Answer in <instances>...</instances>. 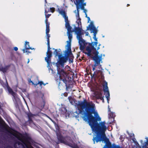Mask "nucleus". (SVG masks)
Masks as SVG:
<instances>
[{"mask_svg": "<svg viewBox=\"0 0 148 148\" xmlns=\"http://www.w3.org/2000/svg\"><path fill=\"white\" fill-rule=\"evenodd\" d=\"M89 29L91 31V33L93 32L94 33L93 38L94 39L95 42H97V40L96 37V35L97 33V30L95 27L94 26L93 23L92 22L90 23V25L87 27L86 31Z\"/></svg>", "mask_w": 148, "mask_h": 148, "instance_id": "6", "label": "nucleus"}, {"mask_svg": "<svg viewBox=\"0 0 148 148\" xmlns=\"http://www.w3.org/2000/svg\"><path fill=\"white\" fill-rule=\"evenodd\" d=\"M84 12L85 13V14H86V12H87V10L86 9H84Z\"/></svg>", "mask_w": 148, "mask_h": 148, "instance_id": "41", "label": "nucleus"}, {"mask_svg": "<svg viewBox=\"0 0 148 148\" xmlns=\"http://www.w3.org/2000/svg\"><path fill=\"white\" fill-rule=\"evenodd\" d=\"M75 4L76 6V8L77 10H79V9L81 8L82 10H84L85 9L84 6H82V5L80 4H79L78 3H75Z\"/></svg>", "mask_w": 148, "mask_h": 148, "instance_id": "17", "label": "nucleus"}, {"mask_svg": "<svg viewBox=\"0 0 148 148\" xmlns=\"http://www.w3.org/2000/svg\"><path fill=\"white\" fill-rule=\"evenodd\" d=\"M82 58L83 59V58H84V56H83L82 57Z\"/></svg>", "mask_w": 148, "mask_h": 148, "instance_id": "49", "label": "nucleus"}, {"mask_svg": "<svg viewBox=\"0 0 148 148\" xmlns=\"http://www.w3.org/2000/svg\"><path fill=\"white\" fill-rule=\"evenodd\" d=\"M27 116L28 117L32 118L33 116V114L31 113H29L28 114Z\"/></svg>", "mask_w": 148, "mask_h": 148, "instance_id": "32", "label": "nucleus"}, {"mask_svg": "<svg viewBox=\"0 0 148 148\" xmlns=\"http://www.w3.org/2000/svg\"><path fill=\"white\" fill-rule=\"evenodd\" d=\"M103 96V93L101 91L97 92L95 95V97L97 99H100L101 97H102Z\"/></svg>", "mask_w": 148, "mask_h": 148, "instance_id": "14", "label": "nucleus"}, {"mask_svg": "<svg viewBox=\"0 0 148 148\" xmlns=\"http://www.w3.org/2000/svg\"><path fill=\"white\" fill-rule=\"evenodd\" d=\"M98 44V42H92L91 43H88V45L86 46L85 50L86 52L82 51L83 53L90 57L91 58L95 61L96 62L97 64L102 60V56H98L99 52L97 51L99 49V47H97L96 48L94 46H96Z\"/></svg>", "mask_w": 148, "mask_h": 148, "instance_id": "3", "label": "nucleus"}, {"mask_svg": "<svg viewBox=\"0 0 148 148\" xmlns=\"http://www.w3.org/2000/svg\"><path fill=\"white\" fill-rule=\"evenodd\" d=\"M40 84V86H41L42 84H44L43 82L42 81L39 82L38 83H36L35 84V86H37L38 84Z\"/></svg>", "mask_w": 148, "mask_h": 148, "instance_id": "28", "label": "nucleus"}, {"mask_svg": "<svg viewBox=\"0 0 148 148\" xmlns=\"http://www.w3.org/2000/svg\"><path fill=\"white\" fill-rule=\"evenodd\" d=\"M140 142H141V143H142L143 142V141L142 140H141V141H140Z\"/></svg>", "mask_w": 148, "mask_h": 148, "instance_id": "47", "label": "nucleus"}, {"mask_svg": "<svg viewBox=\"0 0 148 148\" xmlns=\"http://www.w3.org/2000/svg\"><path fill=\"white\" fill-rule=\"evenodd\" d=\"M103 97H104V96L103 97H101V98L100 99L102 101L103 103L104 102V99H103Z\"/></svg>", "mask_w": 148, "mask_h": 148, "instance_id": "36", "label": "nucleus"}, {"mask_svg": "<svg viewBox=\"0 0 148 148\" xmlns=\"http://www.w3.org/2000/svg\"><path fill=\"white\" fill-rule=\"evenodd\" d=\"M29 42H25V49H23L24 53H31V52L29 51V49H32V48L29 46Z\"/></svg>", "mask_w": 148, "mask_h": 148, "instance_id": "11", "label": "nucleus"}, {"mask_svg": "<svg viewBox=\"0 0 148 148\" xmlns=\"http://www.w3.org/2000/svg\"><path fill=\"white\" fill-rule=\"evenodd\" d=\"M66 28L67 30V32H72L74 31L73 30H72V28L71 26L68 27Z\"/></svg>", "mask_w": 148, "mask_h": 148, "instance_id": "23", "label": "nucleus"}, {"mask_svg": "<svg viewBox=\"0 0 148 148\" xmlns=\"http://www.w3.org/2000/svg\"><path fill=\"white\" fill-rule=\"evenodd\" d=\"M84 0H76V3L84 6L86 5V3H84Z\"/></svg>", "mask_w": 148, "mask_h": 148, "instance_id": "18", "label": "nucleus"}, {"mask_svg": "<svg viewBox=\"0 0 148 148\" xmlns=\"http://www.w3.org/2000/svg\"><path fill=\"white\" fill-rule=\"evenodd\" d=\"M14 49L15 51H16L18 50V48L17 47H14Z\"/></svg>", "mask_w": 148, "mask_h": 148, "instance_id": "38", "label": "nucleus"}, {"mask_svg": "<svg viewBox=\"0 0 148 148\" xmlns=\"http://www.w3.org/2000/svg\"><path fill=\"white\" fill-rule=\"evenodd\" d=\"M45 23L46 24V27H49V23L48 22L47 19H46L45 20Z\"/></svg>", "mask_w": 148, "mask_h": 148, "instance_id": "27", "label": "nucleus"}, {"mask_svg": "<svg viewBox=\"0 0 148 148\" xmlns=\"http://www.w3.org/2000/svg\"><path fill=\"white\" fill-rule=\"evenodd\" d=\"M37 93L38 97L42 99L44 95V94L40 92H37Z\"/></svg>", "mask_w": 148, "mask_h": 148, "instance_id": "22", "label": "nucleus"}, {"mask_svg": "<svg viewBox=\"0 0 148 148\" xmlns=\"http://www.w3.org/2000/svg\"><path fill=\"white\" fill-rule=\"evenodd\" d=\"M87 18H88V23L90 21V18L89 17H88Z\"/></svg>", "mask_w": 148, "mask_h": 148, "instance_id": "39", "label": "nucleus"}, {"mask_svg": "<svg viewBox=\"0 0 148 148\" xmlns=\"http://www.w3.org/2000/svg\"><path fill=\"white\" fill-rule=\"evenodd\" d=\"M28 121L30 123H31L33 122L32 118L28 117Z\"/></svg>", "mask_w": 148, "mask_h": 148, "instance_id": "34", "label": "nucleus"}, {"mask_svg": "<svg viewBox=\"0 0 148 148\" xmlns=\"http://www.w3.org/2000/svg\"><path fill=\"white\" fill-rule=\"evenodd\" d=\"M91 76L92 78L95 75H97L96 76L98 77L99 78L101 79V80H103L104 79V77L103 75L102 72L101 70H98L97 74L95 73V72H94V74L92 75V74L91 73Z\"/></svg>", "mask_w": 148, "mask_h": 148, "instance_id": "10", "label": "nucleus"}, {"mask_svg": "<svg viewBox=\"0 0 148 148\" xmlns=\"http://www.w3.org/2000/svg\"><path fill=\"white\" fill-rule=\"evenodd\" d=\"M56 135L58 139V141L56 143L57 144L61 143L66 145H70V144H69V142L65 140L64 137L63 136L60 134L57 133Z\"/></svg>", "mask_w": 148, "mask_h": 148, "instance_id": "8", "label": "nucleus"}, {"mask_svg": "<svg viewBox=\"0 0 148 148\" xmlns=\"http://www.w3.org/2000/svg\"><path fill=\"white\" fill-rule=\"evenodd\" d=\"M130 5L129 4H127V7H128V6H129Z\"/></svg>", "mask_w": 148, "mask_h": 148, "instance_id": "45", "label": "nucleus"}, {"mask_svg": "<svg viewBox=\"0 0 148 148\" xmlns=\"http://www.w3.org/2000/svg\"><path fill=\"white\" fill-rule=\"evenodd\" d=\"M85 15H86V17L87 18V17H88L87 16V13H86V14H85Z\"/></svg>", "mask_w": 148, "mask_h": 148, "instance_id": "44", "label": "nucleus"}, {"mask_svg": "<svg viewBox=\"0 0 148 148\" xmlns=\"http://www.w3.org/2000/svg\"><path fill=\"white\" fill-rule=\"evenodd\" d=\"M147 139L146 142H145V145L146 146V145L148 146V138H146Z\"/></svg>", "mask_w": 148, "mask_h": 148, "instance_id": "35", "label": "nucleus"}, {"mask_svg": "<svg viewBox=\"0 0 148 148\" xmlns=\"http://www.w3.org/2000/svg\"><path fill=\"white\" fill-rule=\"evenodd\" d=\"M77 13L76 14V17H77V18H78V19L79 20H81V19L79 18V10H77ZM79 21L80 23V24H81V22L80 21Z\"/></svg>", "mask_w": 148, "mask_h": 148, "instance_id": "26", "label": "nucleus"}, {"mask_svg": "<svg viewBox=\"0 0 148 148\" xmlns=\"http://www.w3.org/2000/svg\"><path fill=\"white\" fill-rule=\"evenodd\" d=\"M85 33L86 34V36H88L89 35L88 32H85Z\"/></svg>", "mask_w": 148, "mask_h": 148, "instance_id": "40", "label": "nucleus"}, {"mask_svg": "<svg viewBox=\"0 0 148 148\" xmlns=\"http://www.w3.org/2000/svg\"><path fill=\"white\" fill-rule=\"evenodd\" d=\"M70 53H71V49L70 50L67 48L65 51L64 56H62L60 53L59 54V55L58 56V60L56 63V65L57 67V73L59 75V77H58V79L56 77V80L57 84L59 86L61 80L63 82L66 86L67 85V82L66 78L67 77V74L63 69H60L59 67L60 65L64 67V63H66L68 60Z\"/></svg>", "mask_w": 148, "mask_h": 148, "instance_id": "2", "label": "nucleus"}, {"mask_svg": "<svg viewBox=\"0 0 148 148\" xmlns=\"http://www.w3.org/2000/svg\"><path fill=\"white\" fill-rule=\"evenodd\" d=\"M10 66V65L5 66V67H1L0 69V71L5 73H6Z\"/></svg>", "mask_w": 148, "mask_h": 148, "instance_id": "15", "label": "nucleus"}, {"mask_svg": "<svg viewBox=\"0 0 148 148\" xmlns=\"http://www.w3.org/2000/svg\"><path fill=\"white\" fill-rule=\"evenodd\" d=\"M45 1L46 2V0H45Z\"/></svg>", "mask_w": 148, "mask_h": 148, "instance_id": "55", "label": "nucleus"}, {"mask_svg": "<svg viewBox=\"0 0 148 148\" xmlns=\"http://www.w3.org/2000/svg\"><path fill=\"white\" fill-rule=\"evenodd\" d=\"M73 55L72 53H70V54H69V57L68 58V59L69 61V62L70 63H71L73 62Z\"/></svg>", "mask_w": 148, "mask_h": 148, "instance_id": "19", "label": "nucleus"}, {"mask_svg": "<svg viewBox=\"0 0 148 148\" xmlns=\"http://www.w3.org/2000/svg\"><path fill=\"white\" fill-rule=\"evenodd\" d=\"M50 12H52V13H53L54 12V11H55V8H53V7H52V8H50Z\"/></svg>", "mask_w": 148, "mask_h": 148, "instance_id": "30", "label": "nucleus"}, {"mask_svg": "<svg viewBox=\"0 0 148 148\" xmlns=\"http://www.w3.org/2000/svg\"><path fill=\"white\" fill-rule=\"evenodd\" d=\"M49 33H46L47 41V51L46 53L47 57L45 58V60L47 62V67H50L51 65V58L52 57V52L50 50L51 48L50 46L49 37H50V34Z\"/></svg>", "mask_w": 148, "mask_h": 148, "instance_id": "5", "label": "nucleus"}, {"mask_svg": "<svg viewBox=\"0 0 148 148\" xmlns=\"http://www.w3.org/2000/svg\"><path fill=\"white\" fill-rule=\"evenodd\" d=\"M34 49V48H32V49Z\"/></svg>", "mask_w": 148, "mask_h": 148, "instance_id": "51", "label": "nucleus"}, {"mask_svg": "<svg viewBox=\"0 0 148 148\" xmlns=\"http://www.w3.org/2000/svg\"><path fill=\"white\" fill-rule=\"evenodd\" d=\"M78 27H75L74 29L75 33L77 34V38L79 40V43L80 46L79 49L81 51H84L86 45H88V42H86L82 37V34L81 33V29L79 27V22H77Z\"/></svg>", "mask_w": 148, "mask_h": 148, "instance_id": "4", "label": "nucleus"}, {"mask_svg": "<svg viewBox=\"0 0 148 148\" xmlns=\"http://www.w3.org/2000/svg\"><path fill=\"white\" fill-rule=\"evenodd\" d=\"M46 84L44 83V84H43L44 86H45Z\"/></svg>", "mask_w": 148, "mask_h": 148, "instance_id": "50", "label": "nucleus"}, {"mask_svg": "<svg viewBox=\"0 0 148 148\" xmlns=\"http://www.w3.org/2000/svg\"><path fill=\"white\" fill-rule=\"evenodd\" d=\"M30 82H31L32 83V84L33 85H35V84H36V83L35 84H34V82H33V81H32L30 80Z\"/></svg>", "mask_w": 148, "mask_h": 148, "instance_id": "43", "label": "nucleus"}, {"mask_svg": "<svg viewBox=\"0 0 148 148\" xmlns=\"http://www.w3.org/2000/svg\"><path fill=\"white\" fill-rule=\"evenodd\" d=\"M113 113H112V116H113Z\"/></svg>", "mask_w": 148, "mask_h": 148, "instance_id": "53", "label": "nucleus"}, {"mask_svg": "<svg viewBox=\"0 0 148 148\" xmlns=\"http://www.w3.org/2000/svg\"><path fill=\"white\" fill-rule=\"evenodd\" d=\"M133 140L134 141V140L133 139Z\"/></svg>", "mask_w": 148, "mask_h": 148, "instance_id": "54", "label": "nucleus"}, {"mask_svg": "<svg viewBox=\"0 0 148 148\" xmlns=\"http://www.w3.org/2000/svg\"><path fill=\"white\" fill-rule=\"evenodd\" d=\"M65 22V26L66 28L70 26L68 18L64 19Z\"/></svg>", "mask_w": 148, "mask_h": 148, "instance_id": "20", "label": "nucleus"}, {"mask_svg": "<svg viewBox=\"0 0 148 148\" xmlns=\"http://www.w3.org/2000/svg\"><path fill=\"white\" fill-rule=\"evenodd\" d=\"M77 106L79 113L75 111V113L77 114L74 115V116L78 118L79 114H84L82 117L83 119L86 122H88L92 130L96 134L93 136L92 139L93 144H95V142L97 143L103 141L109 142V140L107 138L105 133L107 129L105 122H101L99 123L97 122V121H101V118L95 112V104L88 102L84 99L82 101H78Z\"/></svg>", "mask_w": 148, "mask_h": 148, "instance_id": "1", "label": "nucleus"}, {"mask_svg": "<svg viewBox=\"0 0 148 148\" xmlns=\"http://www.w3.org/2000/svg\"><path fill=\"white\" fill-rule=\"evenodd\" d=\"M45 14V17L46 18V19H48V18H49V16L51 15V14Z\"/></svg>", "mask_w": 148, "mask_h": 148, "instance_id": "33", "label": "nucleus"}, {"mask_svg": "<svg viewBox=\"0 0 148 148\" xmlns=\"http://www.w3.org/2000/svg\"><path fill=\"white\" fill-rule=\"evenodd\" d=\"M80 29H81V33L82 34V35L84 34V32H82V29L80 28Z\"/></svg>", "mask_w": 148, "mask_h": 148, "instance_id": "42", "label": "nucleus"}, {"mask_svg": "<svg viewBox=\"0 0 148 148\" xmlns=\"http://www.w3.org/2000/svg\"><path fill=\"white\" fill-rule=\"evenodd\" d=\"M68 99L71 103H72L74 102V100L72 97H69L68 98Z\"/></svg>", "mask_w": 148, "mask_h": 148, "instance_id": "25", "label": "nucleus"}, {"mask_svg": "<svg viewBox=\"0 0 148 148\" xmlns=\"http://www.w3.org/2000/svg\"><path fill=\"white\" fill-rule=\"evenodd\" d=\"M72 32H67V35L69 40L67 41V44L66 45V47H67L69 50H70L71 49V42L72 38Z\"/></svg>", "mask_w": 148, "mask_h": 148, "instance_id": "9", "label": "nucleus"}, {"mask_svg": "<svg viewBox=\"0 0 148 148\" xmlns=\"http://www.w3.org/2000/svg\"><path fill=\"white\" fill-rule=\"evenodd\" d=\"M29 62V60L28 61V63Z\"/></svg>", "mask_w": 148, "mask_h": 148, "instance_id": "52", "label": "nucleus"}, {"mask_svg": "<svg viewBox=\"0 0 148 148\" xmlns=\"http://www.w3.org/2000/svg\"><path fill=\"white\" fill-rule=\"evenodd\" d=\"M7 89L9 92L12 96L13 97L15 98L16 93L13 91L12 89L9 86H8L7 87Z\"/></svg>", "mask_w": 148, "mask_h": 148, "instance_id": "13", "label": "nucleus"}, {"mask_svg": "<svg viewBox=\"0 0 148 148\" xmlns=\"http://www.w3.org/2000/svg\"><path fill=\"white\" fill-rule=\"evenodd\" d=\"M106 146H107V147H103V148H110L112 147V146H111V144L110 143H108L107 144V145Z\"/></svg>", "mask_w": 148, "mask_h": 148, "instance_id": "29", "label": "nucleus"}, {"mask_svg": "<svg viewBox=\"0 0 148 148\" xmlns=\"http://www.w3.org/2000/svg\"><path fill=\"white\" fill-rule=\"evenodd\" d=\"M58 11L59 13L64 18V19L68 18V17L66 15V13L64 10L62 9L60 10L58 8Z\"/></svg>", "mask_w": 148, "mask_h": 148, "instance_id": "12", "label": "nucleus"}, {"mask_svg": "<svg viewBox=\"0 0 148 148\" xmlns=\"http://www.w3.org/2000/svg\"><path fill=\"white\" fill-rule=\"evenodd\" d=\"M103 86V90L105 93H106L107 94L106 96V97L107 98L108 102L110 94L108 86V83L106 81L104 82V83L102 84Z\"/></svg>", "mask_w": 148, "mask_h": 148, "instance_id": "7", "label": "nucleus"}, {"mask_svg": "<svg viewBox=\"0 0 148 148\" xmlns=\"http://www.w3.org/2000/svg\"><path fill=\"white\" fill-rule=\"evenodd\" d=\"M5 148H13L10 145H8Z\"/></svg>", "mask_w": 148, "mask_h": 148, "instance_id": "37", "label": "nucleus"}, {"mask_svg": "<svg viewBox=\"0 0 148 148\" xmlns=\"http://www.w3.org/2000/svg\"><path fill=\"white\" fill-rule=\"evenodd\" d=\"M50 8H49L47 6L45 7V14H47L48 12H50Z\"/></svg>", "mask_w": 148, "mask_h": 148, "instance_id": "24", "label": "nucleus"}, {"mask_svg": "<svg viewBox=\"0 0 148 148\" xmlns=\"http://www.w3.org/2000/svg\"><path fill=\"white\" fill-rule=\"evenodd\" d=\"M74 12L75 13H76V10H75L74 11Z\"/></svg>", "mask_w": 148, "mask_h": 148, "instance_id": "48", "label": "nucleus"}, {"mask_svg": "<svg viewBox=\"0 0 148 148\" xmlns=\"http://www.w3.org/2000/svg\"><path fill=\"white\" fill-rule=\"evenodd\" d=\"M50 31L49 27H46V33H49Z\"/></svg>", "mask_w": 148, "mask_h": 148, "instance_id": "31", "label": "nucleus"}, {"mask_svg": "<svg viewBox=\"0 0 148 148\" xmlns=\"http://www.w3.org/2000/svg\"><path fill=\"white\" fill-rule=\"evenodd\" d=\"M136 145H139V144H138V142L136 143Z\"/></svg>", "mask_w": 148, "mask_h": 148, "instance_id": "46", "label": "nucleus"}, {"mask_svg": "<svg viewBox=\"0 0 148 148\" xmlns=\"http://www.w3.org/2000/svg\"><path fill=\"white\" fill-rule=\"evenodd\" d=\"M53 49L55 50V51L53 52V53L56 56H58L60 53V54H61V50L60 49H59L58 50L57 49H55L54 48H53Z\"/></svg>", "mask_w": 148, "mask_h": 148, "instance_id": "16", "label": "nucleus"}, {"mask_svg": "<svg viewBox=\"0 0 148 148\" xmlns=\"http://www.w3.org/2000/svg\"><path fill=\"white\" fill-rule=\"evenodd\" d=\"M95 64H94L92 65V70L93 71H95V69L96 67L97 66L99 65H100V62H99V63L97 64L96 63V62H95Z\"/></svg>", "mask_w": 148, "mask_h": 148, "instance_id": "21", "label": "nucleus"}]
</instances>
